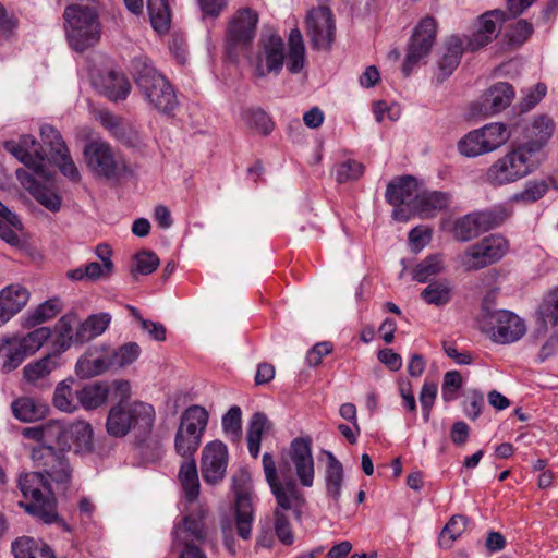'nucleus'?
Segmentation results:
<instances>
[{
    "instance_id": "46",
    "label": "nucleus",
    "mask_w": 558,
    "mask_h": 558,
    "mask_svg": "<svg viewBox=\"0 0 558 558\" xmlns=\"http://www.w3.org/2000/svg\"><path fill=\"white\" fill-rule=\"evenodd\" d=\"M78 316L75 313L63 315L56 324L57 343L61 351L68 350L75 341V332L73 328L78 324Z\"/></svg>"
},
{
    "instance_id": "58",
    "label": "nucleus",
    "mask_w": 558,
    "mask_h": 558,
    "mask_svg": "<svg viewBox=\"0 0 558 558\" xmlns=\"http://www.w3.org/2000/svg\"><path fill=\"white\" fill-rule=\"evenodd\" d=\"M40 137L43 141V144L45 146H49V148H50V157L49 158H51L56 155H60L61 151L64 153L65 149H68L61 135L52 125L44 124L40 128Z\"/></svg>"
},
{
    "instance_id": "48",
    "label": "nucleus",
    "mask_w": 558,
    "mask_h": 558,
    "mask_svg": "<svg viewBox=\"0 0 558 558\" xmlns=\"http://www.w3.org/2000/svg\"><path fill=\"white\" fill-rule=\"evenodd\" d=\"M147 9L153 28L165 33L170 27V9L167 0H147Z\"/></svg>"
},
{
    "instance_id": "13",
    "label": "nucleus",
    "mask_w": 558,
    "mask_h": 558,
    "mask_svg": "<svg viewBox=\"0 0 558 558\" xmlns=\"http://www.w3.org/2000/svg\"><path fill=\"white\" fill-rule=\"evenodd\" d=\"M283 41L277 34L263 35L259 40V50L255 57L254 74L264 77L269 73L278 74L283 65Z\"/></svg>"
},
{
    "instance_id": "38",
    "label": "nucleus",
    "mask_w": 558,
    "mask_h": 558,
    "mask_svg": "<svg viewBox=\"0 0 558 558\" xmlns=\"http://www.w3.org/2000/svg\"><path fill=\"white\" fill-rule=\"evenodd\" d=\"M289 50L287 54V69L292 74L302 71L305 63V47L303 36L298 28L290 32L288 39Z\"/></svg>"
},
{
    "instance_id": "19",
    "label": "nucleus",
    "mask_w": 558,
    "mask_h": 558,
    "mask_svg": "<svg viewBox=\"0 0 558 558\" xmlns=\"http://www.w3.org/2000/svg\"><path fill=\"white\" fill-rule=\"evenodd\" d=\"M505 20L506 13L501 10H493L482 14L474 26V32L468 38L466 49L475 51L488 45L497 37Z\"/></svg>"
},
{
    "instance_id": "17",
    "label": "nucleus",
    "mask_w": 558,
    "mask_h": 558,
    "mask_svg": "<svg viewBox=\"0 0 558 558\" xmlns=\"http://www.w3.org/2000/svg\"><path fill=\"white\" fill-rule=\"evenodd\" d=\"M228 465V450L219 440L208 442L202 450L201 472L207 484L222 481Z\"/></svg>"
},
{
    "instance_id": "12",
    "label": "nucleus",
    "mask_w": 558,
    "mask_h": 558,
    "mask_svg": "<svg viewBox=\"0 0 558 558\" xmlns=\"http://www.w3.org/2000/svg\"><path fill=\"white\" fill-rule=\"evenodd\" d=\"M436 37V21L430 16L424 17L414 28L408 46V52L402 65V72L405 76H409L414 66L428 57L435 45Z\"/></svg>"
},
{
    "instance_id": "20",
    "label": "nucleus",
    "mask_w": 558,
    "mask_h": 558,
    "mask_svg": "<svg viewBox=\"0 0 558 558\" xmlns=\"http://www.w3.org/2000/svg\"><path fill=\"white\" fill-rule=\"evenodd\" d=\"M257 14L251 9L239 10L229 23L227 39L230 46L243 47L248 45L256 31Z\"/></svg>"
},
{
    "instance_id": "42",
    "label": "nucleus",
    "mask_w": 558,
    "mask_h": 558,
    "mask_svg": "<svg viewBox=\"0 0 558 558\" xmlns=\"http://www.w3.org/2000/svg\"><path fill=\"white\" fill-rule=\"evenodd\" d=\"M468 524V517L463 514L452 515L439 534L438 545L445 549L451 548L453 543L464 533Z\"/></svg>"
},
{
    "instance_id": "27",
    "label": "nucleus",
    "mask_w": 558,
    "mask_h": 558,
    "mask_svg": "<svg viewBox=\"0 0 558 558\" xmlns=\"http://www.w3.org/2000/svg\"><path fill=\"white\" fill-rule=\"evenodd\" d=\"M234 519L238 535L247 541L252 535L254 509L250 493L242 490L235 493Z\"/></svg>"
},
{
    "instance_id": "63",
    "label": "nucleus",
    "mask_w": 558,
    "mask_h": 558,
    "mask_svg": "<svg viewBox=\"0 0 558 558\" xmlns=\"http://www.w3.org/2000/svg\"><path fill=\"white\" fill-rule=\"evenodd\" d=\"M52 161L56 163L63 175L69 178L71 181L77 182L80 180V172L76 168L74 161L72 160L69 149L65 151H61L60 155H56L51 158H48V162Z\"/></svg>"
},
{
    "instance_id": "21",
    "label": "nucleus",
    "mask_w": 558,
    "mask_h": 558,
    "mask_svg": "<svg viewBox=\"0 0 558 558\" xmlns=\"http://www.w3.org/2000/svg\"><path fill=\"white\" fill-rule=\"evenodd\" d=\"M513 87L506 82H499L489 87L474 109L482 116L489 117L505 110L513 100Z\"/></svg>"
},
{
    "instance_id": "53",
    "label": "nucleus",
    "mask_w": 558,
    "mask_h": 558,
    "mask_svg": "<svg viewBox=\"0 0 558 558\" xmlns=\"http://www.w3.org/2000/svg\"><path fill=\"white\" fill-rule=\"evenodd\" d=\"M104 92L110 100H123L130 93V83L124 75L110 72L105 82Z\"/></svg>"
},
{
    "instance_id": "54",
    "label": "nucleus",
    "mask_w": 558,
    "mask_h": 558,
    "mask_svg": "<svg viewBox=\"0 0 558 558\" xmlns=\"http://www.w3.org/2000/svg\"><path fill=\"white\" fill-rule=\"evenodd\" d=\"M537 314L544 326L558 325V288L551 290L544 296Z\"/></svg>"
},
{
    "instance_id": "8",
    "label": "nucleus",
    "mask_w": 558,
    "mask_h": 558,
    "mask_svg": "<svg viewBox=\"0 0 558 558\" xmlns=\"http://www.w3.org/2000/svg\"><path fill=\"white\" fill-rule=\"evenodd\" d=\"M52 446H37L32 450V459L44 475L54 484L56 490L64 492L71 480V468L63 453Z\"/></svg>"
},
{
    "instance_id": "2",
    "label": "nucleus",
    "mask_w": 558,
    "mask_h": 558,
    "mask_svg": "<svg viewBox=\"0 0 558 558\" xmlns=\"http://www.w3.org/2000/svg\"><path fill=\"white\" fill-rule=\"evenodd\" d=\"M19 487L25 497V502L20 505L27 513L46 524L59 523L69 531V525L59 518L54 498L56 487L41 472L22 474L19 478Z\"/></svg>"
},
{
    "instance_id": "44",
    "label": "nucleus",
    "mask_w": 558,
    "mask_h": 558,
    "mask_svg": "<svg viewBox=\"0 0 558 558\" xmlns=\"http://www.w3.org/2000/svg\"><path fill=\"white\" fill-rule=\"evenodd\" d=\"M462 52V40L457 36L450 37L446 44V52L439 61V70L444 77L451 75L454 69L459 65Z\"/></svg>"
},
{
    "instance_id": "61",
    "label": "nucleus",
    "mask_w": 558,
    "mask_h": 558,
    "mask_svg": "<svg viewBox=\"0 0 558 558\" xmlns=\"http://www.w3.org/2000/svg\"><path fill=\"white\" fill-rule=\"evenodd\" d=\"M159 265L157 255L149 251H143L134 257V265L131 272H138L141 275H149L156 270Z\"/></svg>"
},
{
    "instance_id": "57",
    "label": "nucleus",
    "mask_w": 558,
    "mask_h": 558,
    "mask_svg": "<svg viewBox=\"0 0 558 558\" xmlns=\"http://www.w3.org/2000/svg\"><path fill=\"white\" fill-rule=\"evenodd\" d=\"M202 439L178 429L174 439L175 452L184 460L194 459V454L199 448Z\"/></svg>"
},
{
    "instance_id": "47",
    "label": "nucleus",
    "mask_w": 558,
    "mask_h": 558,
    "mask_svg": "<svg viewBox=\"0 0 558 558\" xmlns=\"http://www.w3.org/2000/svg\"><path fill=\"white\" fill-rule=\"evenodd\" d=\"M242 120L246 126L262 135H269L274 130L271 118L260 108L243 110Z\"/></svg>"
},
{
    "instance_id": "6",
    "label": "nucleus",
    "mask_w": 558,
    "mask_h": 558,
    "mask_svg": "<svg viewBox=\"0 0 558 558\" xmlns=\"http://www.w3.org/2000/svg\"><path fill=\"white\" fill-rule=\"evenodd\" d=\"M519 145L497 159L486 172L487 181L493 185L517 182L529 175L538 165L537 147Z\"/></svg>"
},
{
    "instance_id": "40",
    "label": "nucleus",
    "mask_w": 558,
    "mask_h": 558,
    "mask_svg": "<svg viewBox=\"0 0 558 558\" xmlns=\"http://www.w3.org/2000/svg\"><path fill=\"white\" fill-rule=\"evenodd\" d=\"M72 381L63 380L59 383L53 392V405L66 413H73L80 409L78 389L74 390Z\"/></svg>"
},
{
    "instance_id": "34",
    "label": "nucleus",
    "mask_w": 558,
    "mask_h": 558,
    "mask_svg": "<svg viewBox=\"0 0 558 558\" xmlns=\"http://www.w3.org/2000/svg\"><path fill=\"white\" fill-rule=\"evenodd\" d=\"M272 423L268 420L266 414L256 412L250 420L247 429V448L253 458H257L260 450V441L264 434L271 430Z\"/></svg>"
},
{
    "instance_id": "49",
    "label": "nucleus",
    "mask_w": 558,
    "mask_h": 558,
    "mask_svg": "<svg viewBox=\"0 0 558 558\" xmlns=\"http://www.w3.org/2000/svg\"><path fill=\"white\" fill-rule=\"evenodd\" d=\"M487 153H490L504 145L510 137V132L502 123H489L478 129Z\"/></svg>"
},
{
    "instance_id": "37",
    "label": "nucleus",
    "mask_w": 558,
    "mask_h": 558,
    "mask_svg": "<svg viewBox=\"0 0 558 558\" xmlns=\"http://www.w3.org/2000/svg\"><path fill=\"white\" fill-rule=\"evenodd\" d=\"M421 298L427 304L444 306L452 299V284L448 279L430 281L422 290Z\"/></svg>"
},
{
    "instance_id": "5",
    "label": "nucleus",
    "mask_w": 558,
    "mask_h": 558,
    "mask_svg": "<svg viewBox=\"0 0 558 558\" xmlns=\"http://www.w3.org/2000/svg\"><path fill=\"white\" fill-rule=\"evenodd\" d=\"M154 421L155 410L150 404L142 401H121L109 410L106 429L113 437H124L132 429L146 434L151 429Z\"/></svg>"
},
{
    "instance_id": "36",
    "label": "nucleus",
    "mask_w": 558,
    "mask_h": 558,
    "mask_svg": "<svg viewBox=\"0 0 558 558\" xmlns=\"http://www.w3.org/2000/svg\"><path fill=\"white\" fill-rule=\"evenodd\" d=\"M178 478L185 499L190 502L195 501L199 495V480L194 459L181 463Z\"/></svg>"
},
{
    "instance_id": "23",
    "label": "nucleus",
    "mask_w": 558,
    "mask_h": 558,
    "mask_svg": "<svg viewBox=\"0 0 558 558\" xmlns=\"http://www.w3.org/2000/svg\"><path fill=\"white\" fill-rule=\"evenodd\" d=\"M31 293L20 283H11L0 290V327L10 322L28 303Z\"/></svg>"
},
{
    "instance_id": "1",
    "label": "nucleus",
    "mask_w": 558,
    "mask_h": 558,
    "mask_svg": "<svg viewBox=\"0 0 558 558\" xmlns=\"http://www.w3.org/2000/svg\"><path fill=\"white\" fill-rule=\"evenodd\" d=\"M262 463L266 482L280 509L290 510L293 506H301L304 497L293 477L292 470L303 487L314 485L315 464L311 439L294 438L281 458L279 470L269 452L263 454Z\"/></svg>"
},
{
    "instance_id": "41",
    "label": "nucleus",
    "mask_w": 558,
    "mask_h": 558,
    "mask_svg": "<svg viewBox=\"0 0 558 558\" xmlns=\"http://www.w3.org/2000/svg\"><path fill=\"white\" fill-rule=\"evenodd\" d=\"M554 122L548 117H537L533 120L531 128L529 129L530 136L532 137L531 141L521 144L522 146H530V148L537 147V156L539 155L542 148L547 143V141L550 138L554 132Z\"/></svg>"
},
{
    "instance_id": "18",
    "label": "nucleus",
    "mask_w": 558,
    "mask_h": 558,
    "mask_svg": "<svg viewBox=\"0 0 558 558\" xmlns=\"http://www.w3.org/2000/svg\"><path fill=\"white\" fill-rule=\"evenodd\" d=\"M492 338L498 343L518 341L526 331L524 322L514 313L498 310L489 315Z\"/></svg>"
},
{
    "instance_id": "9",
    "label": "nucleus",
    "mask_w": 558,
    "mask_h": 558,
    "mask_svg": "<svg viewBox=\"0 0 558 558\" xmlns=\"http://www.w3.org/2000/svg\"><path fill=\"white\" fill-rule=\"evenodd\" d=\"M83 153L88 169L98 177L114 179L125 169L121 157L104 141L89 142Z\"/></svg>"
},
{
    "instance_id": "15",
    "label": "nucleus",
    "mask_w": 558,
    "mask_h": 558,
    "mask_svg": "<svg viewBox=\"0 0 558 558\" xmlns=\"http://www.w3.org/2000/svg\"><path fill=\"white\" fill-rule=\"evenodd\" d=\"M500 223L501 218L494 211H475L457 219L453 223L452 233L458 241L466 242L498 227Z\"/></svg>"
},
{
    "instance_id": "24",
    "label": "nucleus",
    "mask_w": 558,
    "mask_h": 558,
    "mask_svg": "<svg viewBox=\"0 0 558 558\" xmlns=\"http://www.w3.org/2000/svg\"><path fill=\"white\" fill-rule=\"evenodd\" d=\"M112 371L108 347L89 348L76 362L75 372L81 378H92Z\"/></svg>"
},
{
    "instance_id": "25",
    "label": "nucleus",
    "mask_w": 558,
    "mask_h": 558,
    "mask_svg": "<svg viewBox=\"0 0 558 558\" xmlns=\"http://www.w3.org/2000/svg\"><path fill=\"white\" fill-rule=\"evenodd\" d=\"M15 173L22 186L26 189L38 203L53 213L60 209L61 198L57 193L39 182V180H43L41 178L26 169H17Z\"/></svg>"
},
{
    "instance_id": "55",
    "label": "nucleus",
    "mask_w": 558,
    "mask_h": 558,
    "mask_svg": "<svg viewBox=\"0 0 558 558\" xmlns=\"http://www.w3.org/2000/svg\"><path fill=\"white\" fill-rule=\"evenodd\" d=\"M241 416L242 412L240 407L233 405L229 409V411L222 416V428L226 437L233 442H236L241 439L242 435V425H241Z\"/></svg>"
},
{
    "instance_id": "29",
    "label": "nucleus",
    "mask_w": 558,
    "mask_h": 558,
    "mask_svg": "<svg viewBox=\"0 0 558 558\" xmlns=\"http://www.w3.org/2000/svg\"><path fill=\"white\" fill-rule=\"evenodd\" d=\"M324 453L327 458L325 470L326 492L333 502L338 505L343 485V466L332 452L324 451Z\"/></svg>"
},
{
    "instance_id": "52",
    "label": "nucleus",
    "mask_w": 558,
    "mask_h": 558,
    "mask_svg": "<svg viewBox=\"0 0 558 558\" xmlns=\"http://www.w3.org/2000/svg\"><path fill=\"white\" fill-rule=\"evenodd\" d=\"M22 222L19 217L10 211L5 206L0 209V238L11 245L20 242L19 235L13 229L21 230Z\"/></svg>"
},
{
    "instance_id": "16",
    "label": "nucleus",
    "mask_w": 558,
    "mask_h": 558,
    "mask_svg": "<svg viewBox=\"0 0 558 558\" xmlns=\"http://www.w3.org/2000/svg\"><path fill=\"white\" fill-rule=\"evenodd\" d=\"M207 511L198 508L183 517L180 523L172 530V547H184L185 545H197L204 543L207 537L205 517Z\"/></svg>"
},
{
    "instance_id": "32",
    "label": "nucleus",
    "mask_w": 558,
    "mask_h": 558,
    "mask_svg": "<svg viewBox=\"0 0 558 558\" xmlns=\"http://www.w3.org/2000/svg\"><path fill=\"white\" fill-rule=\"evenodd\" d=\"M62 310L59 299H50L28 311L21 318V326L26 329L35 328L52 318Z\"/></svg>"
},
{
    "instance_id": "59",
    "label": "nucleus",
    "mask_w": 558,
    "mask_h": 558,
    "mask_svg": "<svg viewBox=\"0 0 558 558\" xmlns=\"http://www.w3.org/2000/svg\"><path fill=\"white\" fill-rule=\"evenodd\" d=\"M364 165L352 159H348L336 167V180L339 183L354 181L364 173Z\"/></svg>"
},
{
    "instance_id": "64",
    "label": "nucleus",
    "mask_w": 558,
    "mask_h": 558,
    "mask_svg": "<svg viewBox=\"0 0 558 558\" xmlns=\"http://www.w3.org/2000/svg\"><path fill=\"white\" fill-rule=\"evenodd\" d=\"M547 189L548 186L544 181L527 182L525 187L513 196V199L533 203L542 198Z\"/></svg>"
},
{
    "instance_id": "11",
    "label": "nucleus",
    "mask_w": 558,
    "mask_h": 558,
    "mask_svg": "<svg viewBox=\"0 0 558 558\" xmlns=\"http://www.w3.org/2000/svg\"><path fill=\"white\" fill-rule=\"evenodd\" d=\"M421 185L411 175L390 182L386 190L387 202L395 207L392 216L398 221H408L414 210Z\"/></svg>"
},
{
    "instance_id": "14",
    "label": "nucleus",
    "mask_w": 558,
    "mask_h": 558,
    "mask_svg": "<svg viewBox=\"0 0 558 558\" xmlns=\"http://www.w3.org/2000/svg\"><path fill=\"white\" fill-rule=\"evenodd\" d=\"M335 20L328 8L319 7L310 11L306 32L314 49H329L335 39Z\"/></svg>"
},
{
    "instance_id": "33",
    "label": "nucleus",
    "mask_w": 558,
    "mask_h": 558,
    "mask_svg": "<svg viewBox=\"0 0 558 558\" xmlns=\"http://www.w3.org/2000/svg\"><path fill=\"white\" fill-rule=\"evenodd\" d=\"M208 412L201 405L189 407L181 416L178 429L202 439L208 424Z\"/></svg>"
},
{
    "instance_id": "35",
    "label": "nucleus",
    "mask_w": 558,
    "mask_h": 558,
    "mask_svg": "<svg viewBox=\"0 0 558 558\" xmlns=\"http://www.w3.org/2000/svg\"><path fill=\"white\" fill-rule=\"evenodd\" d=\"M27 357L13 336L0 340V361L3 373L16 369Z\"/></svg>"
},
{
    "instance_id": "62",
    "label": "nucleus",
    "mask_w": 558,
    "mask_h": 558,
    "mask_svg": "<svg viewBox=\"0 0 558 558\" xmlns=\"http://www.w3.org/2000/svg\"><path fill=\"white\" fill-rule=\"evenodd\" d=\"M462 376L458 371H449L444 376L441 397L446 402L457 399V393L462 387Z\"/></svg>"
},
{
    "instance_id": "26",
    "label": "nucleus",
    "mask_w": 558,
    "mask_h": 558,
    "mask_svg": "<svg viewBox=\"0 0 558 558\" xmlns=\"http://www.w3.org/2000/svg\"><path fill=\"white\" fill-rule=\"evenodd\" d=\"M65 449H73L76 453H89L94 449V430L92 425L82 420L66 423Z\"/></svg>"
},
{
    "instance_id": "31",
    "label": "nucleus",
    "mask_w": 558,
    "mask_h": 558,
    "mask_svg": "<svg viewBox=\"0 0 558 558\" xmlns=\"http://www.w3.org/2000/svg\"><path fill=\"white\" fill-rule=\"evenodd\" d=\"M12 414L21 422H34L44 418L49 408L46 403L29 397H21L11 403Z\"/></svg>"
},
{
    "instance_id": "60",
    "label": "nucleus",
    "mask_w": 558,
    "mask_h": 558,
    "mask_svg": "<svg viewBox=\"0 0 558 558\" xmlns=\"http://www.w3.org/2000/svg\"><path fill=\"white\" fill-rule=\"evenodd\" d=\"M278 508L280 507L278 506ZM275 533L283 545L290 546L294 543V533L291 523L280 509L275 510Z\"/></svg>"
},
{
    "instance_id": "30",
    "label": "nucleus",
    "mask_w": 558,
    "mask_h": 558,
    "mask_svg": "<svg viewBox=\"0 0 558 558\" xmlns=\"http://www.w3.org/2000/svg\"><path fill=\"white\" fill-rule=\"evenodd\" d=\"M111 323V315L109 313H98L89 315L83 323H81L75 331L76 343L88 342L96 337L102 335Z\"/></svg>"
},
{
    "instance_id": "50",
    "label": "nucleus",
    "mask_w": 558,
    "mask_h": 558,
    "mask_svg": "<svg viewBox=\"0 0 558 558\" xmlns=\"http://www.w3.org/2000/svg\"><path fill=\"white\" fill-rule=\"evenodd\" d=\"M43 444L40 446L57 445L60 450H64L66 423L60 420H50L41 424Z\"/></svg>"
},
{
    "instance_id": "10",
    "label": "nucleus",
    "mask_w": 558,
    "mask_h": 558,
    "mask_svg": "<svg viewBox=\"0 0 558 558\" xmlns=\"http://www.w3.org/2000/svg\"><path fill=\"white\" fill-rule=\"evenodd\" d=\"M4 148L24 163L29 172H34L43 181L51 179L52 172L48 168V156L43 148L37 147L33 135H22L19 141H7Z\"/></svg>"
},
{
    "instance_id": "45",
    "label": "nucleus",
    "mask_w": 558,
    "mask_h": 558,
    "mask_svg": "<svg viewBox=\"0 0 558 558\" xmlns=\"http://www.w3.org/2000/svg\"><path fill=\"white\" fill-rule=\"evenodd\" d=\"M27 356L35 354L51 337L48 327H38L26 335H13Z\"/></svg>"
},
{
    "instance_id": "22",
    "label": "nucleus",
    "mask_w": 558,
    "mask_h": 558,
    "mask_svg": "<svg viewBox=\"0 0 558 558\" xmlns=\"http://www.w3.org/2000/svg\"><path fill=\"white\" fill-rule=\"evenodd\" d=\"M61 365L60 352L53 351L43 357L27 363L23 369L22 375L24 381L35 388H44L52 372Z\"/></svg>"
},
{
    "instance_id": "7",
    "label": "nucleus",
    "mask_w": 558,
    "mask_h": 558,
    "mask_svg": "<svg viewBox=\"0 0 558 558\" xmlns=\"http://www.w3.org/2000/svg\"><path fill=\"white\" fill-rule=\"evenodd\" d=\"M508 250L509 243L504 236L492 234L470 245L458 256V260L464 270L475 271L497 263Z\"/></svg>"
},
{
    "instance_id": "28",
    "label": "nucleus",
    "mask_w": 558,
    "mask_h": 558,
    "mask_svg": "<svg viewBox=\"0 0 558 558\" xmlns=\"http://www.w3.org/2000/svg\"><path fill=\"white\" fill-rule=\"evenodd\" d=\"M450 199L451 196L449 193L441 191H425L421 187L412 215H417L422 218L434 217L438 211L445 209L449 205Z\"/></svg>"
},
{
    "instance_id": "56",
    "label": "nucleus",
    "mask_w": 558,
    "mask_h": 558,
    "mask_svg": "<svg viewBox=\"0 0 558 558\" xmlns=\"http://www.w3.org/2000/svg\"><path fill=\"white\" fill-rule=\"evenodd\" d=\"M485 146L478 129L469 132L458 143L460 154L465 157H477L487 154Z\"/></svg>"
},
{
    "instance_id": "51",
    "label": "nucleus",
    "mask_w": 558,
    "mask_h": 558,
    "mask_svg": "<svg viewBox=\"0 0 558 558\" xmlns=\"http://www.w3.org/2000/svg\"><path fill=\"white\" fill-rule=\"evenodd\" d=\"M444 271V257L441 254H433L424 258L414 269L413 279L418 282H427L429 278Z\"/></svg>"
},
{
    "instance_id": "43",
    "label": "nucleus",
    "mask_w": 558,
    "mask_h": 558,
    "mask_svg": "<svg viewBox=\"0 0 558 558\" xmlns=\"http://www.w3.org/2000/svg\"><path fill=\"white\" fill-rule=\"evenodd\" d=\"M108 353L113 369L125 368L133 364L141 355V347L136 342H126L117 349L108 347Z\"/></svg>"
},
{
    "instance_id": "3",
    "label": "nucleus",
    "mask_w": 558,
    "mask_h": 558,
    "mask_svg": "<svg viewBox=\"0 0 558 558\" xmlns=\"http://www.w3.org/2000/svg\"><path fill=\"white\" fill-rule=\"evenodd\" d=\"M132 74L144 99L157 111L170 114L179 105L171 84L160 75L146 57L135 58Z\"/></svg>"
},
{
    "instance_id": "39",
    "label": "nucleus",
    "mask_w": 558,
    "mask_h": 558,
    "mask_svg": "<svg viewBox=\"0 0 558 558\" xmlns=\"http://www.w3.org/2000/svg\"><path fill=\"white\" fill-rule=\"evenodd\" d=\"M109 389L106 384L94 383L78 389L80 407L85 410H95L106 403Z\"/></svg>"
},
{
    "instance_id": "4",
    "label": "nucleus",
    "mask_w": 558,
    "mask_h": 558,
    "mask_svg": "<svg viewBox=\"0 0 558 558\" xmlns=\"http://www.w3.org/2000/svg\"><path fill=\"white\" fill-rule=\"evenodd\" d=\"M63 20L65 37L73 50L83 52L98 43L101 24L96 5H68L63 12Z\"/></svg>"
}]
</instances>
